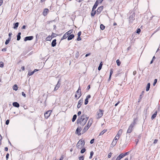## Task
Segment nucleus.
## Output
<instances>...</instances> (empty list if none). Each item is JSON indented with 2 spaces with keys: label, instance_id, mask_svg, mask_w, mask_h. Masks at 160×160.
Returning <instances> with one entry per match:
<instances>
[{
  "label": "nucleus",
  "instance_id": "f257e3e1",
  "mask_svg": "<svg viewBox=\"0 0 160 160\" xmlns=\"http://www.w3.org/2000/svg\"><path fill=\"white\" fill-rule=\"evenodd\" d=\"M89 117L86 115L83 114L78 118L77 121V124L79 123L81 126H84L87 122Z\"/></svg>",
  "mask_w": 160,
  "mask_h": 160
},
{
  "label": "nucleus",
  "instance_id": "f03ea898",
  "mask_svg": "<svg viewBox=\"0 0 160 160\" xmlns=\"http://www.w3.org/2000/svg\"><path fill=\"white\" fill-rule=\"evenodd\" d=\"M129 13L130 14H132L130 15V16L129 17V21L130 23H132L133 21L135 19V12L134 11L130 10L129 11Z\"/></svg>",
  "mask_w": 160,
  "mask_h": 160
},
{
  "label": "nucleus",
  "instance_id": "7ed1b4c3",
  "mask_svg": "<svg viewBox=\"0 0 160 160\" xmlns=\"http://www.w3.org/2000/svg\"><path fill=\"white\" fill-rule=\"evenodd\" d=\"M104 111L101 109H99L97 112L96 118L99 119L101 118L103 115Z\"/></svg>",
  "mask_w": 160,
  "mask_h": 160
},
{
  "label": "nucleus",
  "instance_id": "20e7f679",
  "mask_svg": "<svg viewBox=\"0 0 160 160\" xmlns=\"http://www.w3.org/2000/svg\"><path fill=\"white\" fill-rule=\"evenodd\" d=\"M138 119V117H136L135 118H134L133 119V121L130 124V126L133 128L137 124Z\"/></svg>",
  "mask_w": 160,
  "mask_h": 160
},
{
  "label": "nucleus",
  "instance_id": "39448f33",
  "mask_svg": "<svg viewBox=\"0 0 160 160\" xmlns=\"http://www.w3.org/2000/svg\"><path fill=\"white\" fill-rule=\"evenodd\" d=\"M91 123H90V124L89 125H88V124H87V125L85 126L82 130V134H83L85 132L87 131L88 129L91 126Z\"/></svg>",
  "mask_w": 160,
  "mask_h": 160
},
{
  "label": "nucleus",
  "instance_id": "423d86ee",
  "mask_svg": "<svg viewBox=\"0 0 160 160\" xmlns=\"http://www.w3.org/2000/svg\"><path fill=\"white\" fill-rule=\"evenodd\" d=\"M82 129L81 127H78L76 130L75 133L78 134V136L81 135V133L80 132L81 131Z\"/></svg>",
  "mask_w": 160,
  "mask_h": 160
},
{
  "label": "nucleus",
  "instance_id": "0eeeda50",
  "mask_svg": "<svg viewBox=\"0 0 160 160\" xmlns=\"http://www.w3.org/2000/svg\"><path fill=\"white\" fill-rule=\"evenodd\" d=\"M118 138H116V137H115L112 142L111 145V146L112 147H113L117 143Z\"/></svg>",
  "mask_w": 160,
  "mask_h": 160
},
{
  "label": "nucleus",
  "instance_id": "6e6552de",
  "mask_svg": "<svg viewBox=\"0 0 160 160\" xmlns=\"http://www.w3.org/2000/svg\"><path fill=\"white\" fill-rule=\"evenodd\" d=\"M81 142L82 139L80 140L78 142L76 145L77 148L81 149L82 148V146H81L82 143V142Z\"/></svg>",
  "mask_w": 160,
  "mask_h": 160
},
{
  "label": "nucleus",
  "instance_id": "1a4fd4ad",
  "mask_svg": "<svg viewBox=\"0 0 160 160\" xmlns=\"http://www.w3.org/2000/svg\"><path fill=\"white\" fill-rule=\"evenodd\" d=\"M103 8V6H101L99 7L97 10V14H99L102 11Z\"/></svg>",
  "mask_w": 160,
  "mask_h": 160
},
{
  "label": "nucleus",
  "instance_id": "9d476101",
  "mask_svg": "<svg viewBox=\"0 0 160 160\" xmlns=\"http://www.w3.org/2000/svg\"><path fill=\"white\" fill-rule=\"evenodd\" d=\"M33 36H27L24 38V41H26L28 40H31L33 38Z\"/></svg>",
  "mask_w": 160,
  "mask_h": 160
},
{
  "label": "nucleus",
  "instance_id": "9b49d317",
  "mask_svg": "<svg viewBox=\"0 0 160 160\" xmlns=\"http://www.w3.org/2000/svg\"><path fill=\"white\" fill-rule=\"evenodd\" d=\"M83 102V100L82 98L78 102V104L77 106V108H80L81 105H82Z\"/></svg>",
  "mask_w": 160,
  "mask_h": 160
},
{
  "label": "nucleus",
  "instance_id": "f8f14e48",
  "mask_svg": "<svg viewBox=\"0 0 160 160\" xmlns=\"http://www.w3.org/2000/svg\"><path fill=\"white\" fill-rule=\"evenodd\" d=\"M91 97V96L90 95H88L86 97V98L85 99L84 102V104L86 105L87 104L88 102V99L90 98Z\"/></svg>",
  "mask_w": 160,
  "mask_h": 160
},
{
  "label": "nucleus",
  "instance_id": "ddd939ff",
  "mask_svg": "<svg viewBox=\"0 0 160 160\" xmlns=\"http://www.w3.org/2000/svg\"><path fill=\"white\" fill-rule=\"evenodd\" d=\"M51 112L50 111H48L44 113V116L46 118H48L50 115Z\"/></svg>",
  "mask_w": 160,
  "mask_h": 160
},
{
  "label": "nucleus",
  "instance_id": "4468645a",
  "mask_svg": "<svg viewBox=\"0 0 160 160\" xmlns=\"http://www.w3.org/2000/svg\"><path fill=\"white\" fill-rule=\"evenodd\" d=\"M49 12V10L48 8H45L44 9L43 12V16H46Z\"/></svg>",
  "mask_w": 160,
  "mask_h": 160
},
{
  "label": "nucleus",
  "instance_id": "2eb2a0df",
  "mask_svg": "<svg viewBox=\"0 0 160 160\" xmlns=\"http://www.w3.org/2000/svg\"><path fill=\"white\" fill-rule=\"evenodd\" d=\"M98 1H96V2H95L94 4V5L93 7H92V10L94 11L95 9H96L97 7L98 6Z\"/></svg>",
  "mask_w": 160,
  "mask_h": 160
},
{
  "label": "nucleus",
  "instance_id": "dca6fc26",
  "mask_svg": "<svg viewBox=\"0 0 160 160\" xmlns=\"http://www.w3.org/2000/svg\"><path fill=\"white\" fill-rule=\"evenodd\" d=\"M124 157V156L122 154V153L120 154L117 157L116 160H120L121 159L123 158Z\"/></svg>",
  "mask_w": 160,
  "mask_h": 160
},
{
  "label": "nucleus",
  "instance_id": "f3484780",
  "mask_svg": "<svg viewBox=\"0 0 160 160\" xmlns=\"http://www.w3.org/2000/svg\"><path fill=\"white\" fill-rule=\"evenodd\" d=\"M133 128H132L129 126L128 128V130H127V133H131L132 132V131Z\"/></svg>",
  "mask_w": 160,
  "mask_h": 160
},
{
  "label": "nucleus",
  "instance_id": "a211bd4d",
  "mask_svg": "<svg viewBox=\"0 0 160 160\" xmlns=\"http://www.w3.org/2000/svg\"><path fill=\"white\" fill-rule=\"evenodd\" d=\"M56 40L54 39L52 40V42L51 46L52 47H54L56 46Z\"/></svg>",
  "mask_w": 160,
  "mask_h": 160
},
{
  "label": "nucleus",
  "instance_id": "6ab92c4d",
  "mask_svg": "<svg viewBox=\"0 0 160 160\" xmlns=\"http://www.w3.org/2000/svg\"><path fill=\"white\" fill-rule=\"evenodd\" d=\"M74 37V35L73 34H71V35H69L68 36V40H70L73 38Z\"/></svg>",
  "mask_w": 160,
  "mask_h": 160
},
{
  "label": "nucleus",
  "instance_id": "aec40b11",
  "mask_svg": "<svg viewBox=\"0 0 160 160\" xmlns=\"http://www.w3.org/2000/svg\"><path fill=\"white\" fill-rule=\"evenodd\" d=\"M12 105L16 108H18L19 107L20 105L19 103L17 102H14L12 103Z\"/></svg>",
  "mask_w": 160,
  "mask_h": 160
},
{
  "label": "nucleus",
  "instance_id": "412c9836",
  "mask_svg": "<svg viewBox=\"0 0 160 160\" xmlns=\"http://www.w3.org/2000/svg\"><path fill=\"white\" fill-rule=\"evenodd\" d=\"M157 111H156L154 112V113L152 115V117H151V119L152 120L154 118H155L157 115Z\"/></svg>",
  "mask_w": 160,
  "mask_h": 160
},
{
  "label": "nucleus",
  "instance_id": "4be33fe9",
  "mask_svg": "<svg viewBox=\"0 0 160 160\" xmlns=\"http://www.w3.org/2000/svg\"><path fill=\"white\" fill-rule=\"evenodd\" d=\"M19 25V23L18 22H17L16 23H14L13 24V28L14 29H17L18 26Z\"/></svg>",
  "mask_w": 160,
  "mask_h": 160
},
{
  "label": "nucleus",
  "instance_id": "5701e85b",
  "mask_svg": "<svg viewBox=\"0 0 160 160\" xmlns=\"http://www.w3.org/2000/svg\"><path fill=\"white\" fill-rule=\"evenodd\" d=\"M144 91H142V94H141L140 96H139V98L138 100V102H140L141 101V99H142V98L143 97V93H144Z\"/></svg>",
  "mask_w": 160,
  "mask_h": 160
},
{
  "label": "nucleus",
  "instance_id": "b1692460",
  "mask_svg": "<svg viewBox=\"0 0 160 160\" xmlns=\"http://www.w3.org/2000/svg\"><path fill=\"white\" fill-rule=\"evenodd\" d=\"M61 79H60L58 80V81L57 84L56 85V86L58 88H59L61 85Z\"/></svg>",
  "mask_w": 160,
  "mask_h": 160
},
{
  "label": "nucleus",
  "instance_id": "393cba45",
  "mask_svg": "<svg viewBox=\"0 0 160 160\" xmlns=\"http://www.w3.org/2000/svg\"><path fill=\"white\" fill-rule=\"evenodd\" d=\"M150 83H148L147 85V87L146 88V91H148L149 90V89L150 88Z\"/></svg>",
  "mask_w": 160,
  "mask_h": 160
},
{
  "label": "nucleus",
  "instance_id": "a878e982",
  "mask_svg": "<svg viewBox=\"0 0 160 160\" xmlns=\"http://www.w3.org/2000/svg\"><path fill=\"white\" fill-rule=\"evenodd\" d=\"M12 88L13 90L17 91L18 89V85L17 84H14L12 87Z\"/></svg>",
  "mask_w": 160,
  "mask_h": 160
},
{
  "label": "nucleus",
  "instance_id": "bb28decb",
  "mask_svg": "<svg viewBox=\"0 0 160 160\" xmlns=\"http://www.w3.org/2000/svg\"><path fill=\"white\" fill-rule=\"evenodd\" d=\"M96 13H97V11H93L92 9V12L91 13L92 17L94 16L96 14Z\"/></svg>",
  "mask_w": 160,
  "mask_h": 160
},
{
  "label": "nucleus",
  "instance_id": "cd10ccee",
  "mask_svg": "<svg viewBox=\"0 0 160 160\" xmlns=\"http://www.w3.org/2000/svg\"><path fill=\"white\" fill-rule=\"evenodd\" d=\"M102 65H103V64L102 63V62H101L100 64H99V66H98V70H99V71H100L101 70L102 68Z\"/></svg>",
  "mask_w": 160,
  "mask_h": 160
},
{
  "label": "nucleus",
  "instance_id": "c85d7f7f",
  "mask_svg": "<svg viewBox=\"0 0 160 160\" xmlns=\"http://www.w3.org/2000/svg\"><path fill=\"white\" fill-rule=\"evenodd\" d=\"M11 39V38H8V39H7L5 42V44L6 45L8 44L9 42Z\"/></svg>",
  "mask_w": 160,
  "mask_h": 160
},
{
  "label": "nucleus",
  "instance_id": "c756f323",
  "mask_svg": "<svg viewBox=\"0 0 160 160\" xmlns=\"http://www.w3.org/2000/svg\"><path fill=\"white\" fill-rule=\"evenodd\" d=\"M73 31V30H70L66 32V33L68 35V36L69 35H71V34L72 33Z\"/></svg>",
  "mask_w": 160,
  "mask_h": 160
},
{
  "label": "nucleus",
  "instance_id": "7c9ffc66",
  "mask_svg": "<svg viewBox=\"0 0 160 160\" xmlns=\"http://www.w3.org/2000/svg\"><path fill=\"white\" fill-rule=\"evenodd\" d=\"M77 117V115L76 114H74L73 116V118L72 119V122H74L75 121V120H76V119Z\"/></svg>",
  "mask_w": 160,
  "mask_h": 160
},
{
  "label": "nucleus",
  "instance_id": "2f4dec72",
  "mask_svg": "<svg viewBox=\"0 0 160 160\" xmlns=\"http://www.w3.org/2000/svg\"><path fill=\"white\" fill-rule=\"evenodd\" d=\"M67 37H68V35L66 33H65L63 36L62 38H61V40L64 39H65Z\"/></svg>",
  "mask_w": 160,
  "mask_h": 160
},
{
  "label": "nucleus",
  "instance_id": "473e14b6",
  "mask_svg": "<svg viewBox=\"0 0 160 160\" xmlns=\"http://www.w3.org/2000/svg\"><path fill=\"white\" fill-rule=\"evenodd\" d=\"M52 37L50 36H48L47 38H46V41H50L52 38Z\"/></svg>",
  "mask_w": 160,
  "mask_h": 160
},
{
  "label": "nucleus",
  "instance_id": "72a5a7b5",
  "mask_svg": "<svg viewBox=\"0 0 160 160\" xmlns=\"http://www.w3.org/2000/svg\"><path fill=\"white\" fill-rule=\"evenodd\" d=\"M107 131V130L104 129L99 134V136L102 135Z\"/></svg>",
  "mask_w": 160,
  "mask_h": 160
},
{
  "label": "nucleus",
  "instance_id": "f704fd0d",
  "mask_svg": "<svg viewBox=\"0 0 160 160\" xmlns=\"http://www.w3.org/2000/svg\"><path fill=\"white\" fill-rule=\"evenodd\" d=\"M105 28V26L102 24H101L100 25V29L102 30H103Z\"/></svg>",
  "mask_w": 160,
  "mask_h": 160
},
{
  "label": "nucleus",
  "instance_id": "c9c22d12",
  "mask_svg": "<svg viewBox=\"0 0 160 160\" xmlns=\"http://www.w3.org/2000/svg\"><path fill=\"white\" fill-rule=\"evenodd\" d=\"M116 62L118 66H119L121 63V62L119 59H117L116 60Z\"/></svg>",
  "mask_w": 160,
  "mask_h": 160
},
{
  "label": "nucleus",
  "instance_id": "e433bc0d",
  "mask_svg": "<svg viewBox=\"0 0 160 160\" xmlns=\"http://www.w3.org/2000/svg\"><path fill=\"white\" fill-rule=\"evenodd\" d=\"M86 151V149L85 148H83L81 150L80 152L81 153H83L85 152Z\"/></svg>",
  "mask_w": 160,
  "mask_h": 160
},
{
  "label": "nucleus",
  "instance_id": "4c0bfd02",
  "mask_svg": "<svg viewBox=\"0 0 160 160\" xmlns=\"http://www.w3.org/2000/svg\"><path fill=\"white\" fill-rule=\"evenodd\" d=\"M92 118H90L87 124H88V125H89L90 124V123H91V124H92Z\"/></svg>",
  "mask_w": 160,
  "mask_h": 160
},
{
  "label": "nucleus",
  "instance_id": "58836bf2",
  "mask_svg": "<svg viewBox=\"0 0 160 160\" xmlns=\"http://www.w3.org/2000/svg\"><path fill=\"white\" fill-rule=\"evenodd\" d=\"M57 35V34H56L52 32L51 35V36L52 37V38H53L56 37Z\"/></svg>",
  "mask_w": 160,
  "mask_h": 160
},
{
  "label": "nucleus",
  "instance_id": "ea45409f",
  "mask_svg": "<svg viewBox=\"0 0 160 160\" xmlns=\"http://www.w3.org/2000/svg\"><path fill=\"white\" fill-rule=\"evenodd\" d=\"M79 55V53L78 52H77L75 54V58H78Z\"/></svg>",
  "mask_w": 160,
  "mask_h": 160
},
{
  "label": "nucleus",
  "instance_id": "a19ab883",
  "mask_svg": "<svg viewBox=\"0 0 160 160\" xmlns=\"http://www.w3.org/2000/svg\"><path fill=\"white\" fill-rule=\"evenodd\" d=\"M130 151L127 152H125V153H122V154H123V156H124V157L125 156L129 154L130 153Z\"/></svg>",
  "mask_w": 160,
  "mask_h": 160
},
{
  "label": "nucleus",
  "instance_id": "79ce46f5",
  "mask_svg": "<svg viewBox=\"0 0 160 160\" xmlns=\"http://www.w3.org/2000/svg\"><path fill=\"white\" fill-rule=\"evenodd\" d=\"M84 156H80L79 158V160H84Z\"/></svg>",
  "mask_w": 160,
  "mask_h": 160
},
{
  "label": "nucleus",
  "instance_id": "37998d69",
  "mask_svg": "<svg viewBox=\"0 0 160 160\" xmlns=\"http://www.w3.org/2000/svg\"><path fill=\"white\" fill-rule=\"evenodd\" d=\"M157 79H155L154 80V82L153 84V86H155L157 83Z\"/></svg>",
  "mask_w": 160,
  "mask_h": 160
},
{
  "label": "nucleus",
  "instance_id": "c03bdc74",
  "mask_svg": "<svg viewBox=\"0 0 160 160\" xmlns=\"http://www.w3.org/2000/svg\"><path fill=\"white\" fill-rule=\"evenodd\" d=\"M141 31V30L139 28H138L136 31V32L138 34H139Z\"/></svg>",
  "mask_w": 160,
  "mask_h": 160
},
{
  "label": "nucleus",
  "instance_id": "a18cd8bd",
  "mask_svg": "<svg viewBox=\"0 0 160 160\" xmlns=\"http://www.w3.org/2000/svg\"><path fill=\"white\" fill-rule=\"evenodd\" d=\"M82 148L85 145V142L83 140H82Z\"/></svg>",
  "mask_w": 160,
  "mask_h": 160
},
{
  "label": "nucleus",
  "instance_id": "49530a36",
  "mask_svg": "<svg viewBox=\"0 0 160 160\" xmlns=\"http://www.w3.org/2000/svg\"><path fill=\"white\" fill-rule=\"evenodd\" d=\"M113 69H111L110 71L109 76H110V77H111L113 73Z\"/></svg>",
  "mask_w": 160,
  "mask_h": 160
},
{
  "label": "nucleus",
  "instance_id": "de8ad7c7",
  "mask_svg": "<svg viewBox=\"0 0 160 160\" xmlns=\"http://www.w3.org/2000/svg\"><path fill=\"white\" fill-rule=\"evenodd\" d=\"M4 66V63L2 62H0V67L2 68Z\"/></svg>",
  "mask_w": 160,
  "mask_h": 160
},
{
  "label": "nucleus",
  "instance_id": "09e8293b",
  "mask_svg": "<svg viewBox=\"0 0 160 160\" xmlns=\"http://www.w3.org/2000/svg\"><path fill=\"white\" fill-rule=\"evenodd\" d=\"M17 41L21 39V36L17 35Z\"/></svg>",
  "mask_w": 160,
  "mask_h": 160
},
{
  "label": "nucleus",
  "instance_id": "8fccbe9b",
  "mask_svg": "<svg viewBox=\"0 0 160 160\" xmlns=\"http://www.w3.org/2000/svg\"><path fill=\"white\" fill-rule=\"evenodd\" d=\"M122 132V129H120L118 132L117 134H119L120 135Z\"/></svg>",
  "mask_w": 160,
  "mask_h": 160
},
{
  "label": "nucleus",
  "instance_id": "3c124183",
  "mask_svg": "<svg viewBox=\"0 0 160 160\" xmlns=\"http://www.w3.org/2000/svg\"><path fill=\"white\" fill-rule=\"evenodd\" d=\"M34 74V73L33 71L31 72H29L28 73V75L29 76H31L32 75Z\"/></svg>",
  "mask_w": 160,
  "mask_h": 160
},
{
  "label": "nucleus",
  "instance_id": "603ef678",
  "mask_svg": "<svg viewBox=\"0 0 160 160\" xmlns=\"http://www.w3.org/2000/svg\"><path fill=\"white\" fill-rule=\"evenodd\" d=\"M9 121H10L9 120V119L7 120L6 121V122H5L6 124L7 125H8L9 123Z\"/></svg>",
  "mask_w": 160,
  "mask_h": 160
},
{
  "label": "nucleus",
  "instance_id": "864d4df0",
  "mask_svg": "<svg viewBox=\"0 0 160 160\" xmlns=\"http://www.w3.org/2000/svg\"><path fill=\"white\" fill-rule=\"evenodd\" d=\"M81 40V38L79 36H78V37L77 38V40L78 41H79Z\"/></svg>",
  "mask_w": 160,
  "mask_h": 160
},
{
  "label": "nucleus",
  "instance_id": "5fc2aeb1",
  "mask_svg": "<svg viewBox=\"0 0 160 160\" xmlns=\"http://www.w3.org/2000/svg\"><path fill=\"white\" fill-rule=\"evenodd\" d=\"M94 141V139L93 138L91 139L90 141V143L92 144L93 143Z\"/></svg>",
  "mask_w": 160,
  "mask_h": 160
},
{
  "label": "nucleus",
  "instance_id": "6e6d98bb",
  "mask_svg": "<svg viewBox=\"0 0 160 160\" xmlns=\"http://www.w3.org/2000/svg\"><path fill=\"white\" fill-rule=\"evenodd\" d=\"M78 95H79V97L77 98V99H78L79 98H80V97L82 95V93H81V91H80V92H79V94H78Z\"/></svg>",
  "mask_w": 160,
  "mask_h": 160
},
{
  "label": "nucleus",
  "instance_id": "4d7b16f0",
  "mask_svg": "<svg viewBox=\"0 0 160 160\" xmlns=\"http://www.w3.org/2000/svg\"><path fill=\"white\" fill-rule=\"evenodd\" d=\"M112 153L111 152L109 153L108 155V158H111V156H112Z\"/></svg>",
  "mask_w": 160,
  "mask_h": 160
},
{
  "label": "nucleus",
  "instance_id": "13d9d810",
  "mask_svg": "<svg viewBox=\"0 0 160 160\" xmlns=\"http://www.w3.org/2000/svg\"><path fill=\"white\" fill-rule=\"evenodd\" d=\"M22 95L24 97H26V94L24 93V92H22Z\"/></svg>",
  "mask_w": 160,
  "mask_h": 160
},
{
  "label": "nucleus",
  "instance_id": "bf43d9fd",
  "mask_svg": "<svg viewBox=\"0 0 160 160\" xmlns=\"http://www.w3.org/2000/svg\"><path fill=\"white\" fill-rule=\"evenodd\" d=\"M9 156V153H7V154L6 155V159L7 160H8V158Z\"/></svg>",
  "mask_w": 160,
  "mask_h": 160
},
{
  "label": "nucleus",
  "instance_id": "052dcab7",
  "mask_svg": "<svg viewBox=\"0 0 160 160\" xmlns=\"http://www.w3.org/2000/svg\"><path fill=\"white\" fill-rule=\"evenodd\" d=\"M58 88H58L57 87L55 86L53 91H55L57 90L58 89Z\"/></svg>",
  "mask_w": 160,
  "mask_h": 160
},
{
  "label": "nucleus",
  "instance_id": "680f3d73",
  "mask_svg": "<svg viewBox=\"0 0 160 160\" xmlns=\"http://www.w3.org/2000/svg\"><path fill=\"white\" fill-rule=\"evenodd\" d=\"M158 141V139H155L154 141V142H153V143L156 144L157 142Z\"/></svg>",
  "mask_w": 160,
  "mask_h": 160
},
{
  "label": "nucleus",
  "instance_id": "e2e57ef3",
  "mask_svg": "<svg viewBox=\"0 0 160 160\" xmlns=\"http://www.w3.org/2000/svg\"><path fill=\"white\" fill-rule=\"evenodd\" d=\"M81 33H82V32L81 31L79 32L78 33V36H80L81 35Z\"/></svg>",
  "mask_w": 160,
  "mask_h": 160
},
{
  "label": "nucleus",
  "instance_id": "0e129e2a",
  "mask_svg": "<svg viewBox=\"0 0 160 160\" xmlns=\"http://www.w3.org/2000/svg\"><path fill=\"white\" fill-rule=\"evenodd\" d=\"M120 136V135L119 134H117L116 135L115 137H116V138H118V139L119 138Z\"/></svg>",
  "mask_w": 160,
  "mask_h": 160
},
{
  "label": "nucleus",
  "instance_id": "69168bd1",
  "mask_svg": "<svg viewBox=\"0 0 160 160\" xmlns=\"http://www.w3.org/2000/svg\"><path fill=\"white\" fill-rule=\"evenodd\" d=\"M26 26H25V25H23L22 28H21V29H26Z\"/></svg>",
  "mask_w": 160,
  "mask_h": 160
},
{
  "label": "nucleus",
  "instance_id": "338daca9",
  "mask_svg": "<svg viewBox=\"0 0 160 160\" xmlns=\"http://www.w3.org/2000/svg\"><path fill=\"white\" fill-rule=\"evenodd\" d=\"M90 88V85H89L87 87V89L88 90Z\"/></svg>",
  "mask_w": 160,
  "mask_h": 160
},
{
  "label": "nucleus",
  "instance_id": "774afa93",
  "mask_svg": "<svg viewBox=\"0 0 160 160\" xmlns=\"http://www.w3.org/2000/svg\"><path fill=\"white\" fill-rule=\"evenodd\" d=\"M120 102L119 101H118L116 103L115 105V106L116 107Z\"/></svg>",
  "mask_w": 160,
  "mask_h": 160
}]
</instances>
